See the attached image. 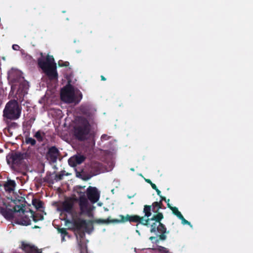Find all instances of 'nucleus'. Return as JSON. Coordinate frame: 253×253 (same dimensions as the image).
I'll list each match as a JSON object with an SVG mask.
<instances>
[{"label": "nucleus", "mask_w": 253, "mask_h": 253, "mask_svg": "<svg viewBox=\"0 0 253 253\" xmlns=\"http://www.w3.org/2000/svg\"><path fill=\"white\" fill-rule=\"evenodd\" d=\"M21 114V107L15 100H11L5 105L3 111V120L6 124L9 120L14 121L18 119Z\"/></svg>", "instance_id": "obj_1"}, {"label": "nucleus", "mask_w": 253, "mask_h": 253, "mask_svg": "<svg viewBox=\"0 0 253 253\" xmlns=\"http://www.w3.org/2000/svg\"><path fill=\"white\" fill-rule=\"evenodd\" d=\"M27 156L26 153L11 152L6 156V160L7 164L13 170L18 171L24 166Z\"/></svg>", "instance_id": "obj_2"}, {"label": "nucleus", "mask_w": 253, "mask_h": 253, "mask_svg": "<svg viewBox=\"0 0 253 253\" xmlns=\"http://www.w3.org/2000/svg\"><path fill=\"white\" fill-rule=\"evenodd\" d=\"M79 125L75 127L74 133L79 140L83 141L87 138L90 130V124L88 120L83 117L78 118Z\"/></svg>", "instance_id": "obj_3"}, {"label": "nucleus", "mask_w": 253, "mask_h": 253, "mask_svg": "<svg viewBox=\"0 0 253 253\" xmlns=\"http://www.w3.org/2000/svg\"><path fill=\"white\" fill-rule=\"evenodd\" d=\"M77 200L72 198L66 199L62 203L60 210L62 214L65 215L64 220L67 223H71L69 218L73 219L74 215L76 214V212L74 209V201Z\"/></svg>", "instance_id": "obj_4"}, {"label": "nucleus", "mask_w": 253, "mask_h": 253, "mask_svg": "<svg viewBox=\"0 0 253 253\" xmlns=\"http://www.w3.org/2000/svg\"><path fill=\"white\" fill-rule=\"evenodd\" d=\"M13 210L15 212H22L23 213L22 216L20 218L19 221V223L20 224L25 226L31 224V218H32V216H33V211L30 209H28V210L26 211L25 209V205L23 204L21 205H15L13 207Z\"/></svg>", "instance_id": "obj_5"}, {"label": "nucleus", "mask_w": 253, "mask_h": 253, "mask_svg": "<svg viewBox=\"0 0 253 253\" xmlns=\"http://www.w3.org/2000/svg\"><path fill=\"white\" fill-rule=\"evenodd\" d=\"M120 219H115L114 221L116 223H124L127 221L129 222L139 223L145 226H148L149 219H144V217H141L137 215L126 214V216L120 215Z\"/></svg>", "instance_id": "obj_6"}, {"label": "nucleus", "mask_w": 253, "mask_h": 253, "mask_svg": "<svg viewBox=\"0 0 253 253\" xmlns=\"http://www.w3.org/2000/svg\"><path fill=\"white\" fill-rule=\"evenodd\" d=\"M60 96L61 100L66 103H72L76 102L74 89L69 83L64 88L62 89Z\"/></svg>", "instance_id": "obj_7"}, {"label": "nucleus", "mask_w": 253, "mask_h": 253, "mask_svg": "<svg viewBox=\"0 0 253 253\" xmlns=\"http://www.w3.org/2000/svg\"><path fill=\"white\" fill-rule=\"evenodd\" d=\"M40 68L47 76L51 81L56 80L58 79V73L56 70V64H54L53 66L46 67L43 65L40 66Z\"/></svg>", "instance_id": "obj_8"}, {"label": "nucleus", "mask_w": 253, "mask_h": 253, "mask_svg": "<svg viewBox=\"0 0 253 253\" xmlns=\"http://www.w3.org/2000/svg\"><path fill=\"white\" fill-rule=\"evenodd\" d=\"M86 194L87 198L92 203L97 202L99 199V193L95 187L89 186L87 189Z\"/></svg>", "instance_id": "obj_9"}, {"label": "nucleus", "mask_w": 253, "mask_h": 253, "mask_svg": "<svg viewBox=\"0 0 253 253\" xmlns=\"http://www.w3.org/2000/svg\"><path fill=\"white\" fill-rule=\"evenodd\" d=\"M41 55L42 57L39 58L38 59V65L40 68V66L41 65H43V66L46 67L53 66L54 64H55L54 62V59L52 55H47L46 57L45 60L42 57L43 54L42 53H41Z\"/></svg>", "instance_id": "obj_10"}, {"label": "nucleus", "mask_w": 253, "mask_h": 253, "mask_svg": "<svg viewBox=\"0 0 253 253\" xmlns=\"http://www.w3.org/2000/svg\"><path fill=\"white\" fill-rule=\"evenodd\" d=\"M80 196L78 199L79 205L81 213H83L87 211L88 201L84 192H80Z\"/></svg>", "instance_id": "obj_11"}, {"label": "nucleus", "mask_w": 253, "mask_h": 253, "mask_svg": "<svg viewBox=\"0 0 253 253\" xmlns=\"http://www.w3.org/2000/svg\"><path fill=\"white\" fill-rule=\"evenodd\" d=\"M21 248L26 253H41L34 245L24 242H22Z\"/></svg>", "instance_id": "obj_12"}, {"label": "nucleus", "mask_w": 253, "mask_h": 253, "mask_svg": "<svg viewBox=\"0 0 253 253\" xmlns=\"http://www.w3.org/2000/svg\"><path fill=\"white\" fill-rule=\"evenodd\" d=\"M76 215H74V218L70 219V221H72L74 226L76 228L77 230H81V228L84 226H86L87 223L85 220L82 219L80 218L76 219Z\"/></svg>", "instance_id": "obj_13"}, {"label": "nucleus", "mask_w": 253, "mask_h": 253, "mask_svg": "<svg viewBox=\"0 0 253 253\" xmlns=\"http://www.w3.org/2000/svg\"><path fill=\"white\" fill-rule=\"evenodd\" d=\"M59 154V151L58 149L55 146H52L49 149L47 156L50 158L51 161L55 162L57 159Z\"/></svg>", "instance_id": "obj_14"}, {"label": "nucleus", "mask_w": 253, "mask_h": 253, "mask_svg": "<svg viewBox=\"0 0 253 253\" xmlns=\"http://www.w3.org/2000/svg\"><path fill=\"white\" fill-rule=\"evenodd\" d=\"M81 113L87 117H90L92 116V108L88 104H83L80 107Z\"/></svg>", "instance_id": "obj_15"}, {"label": "nucleus", "mask_w": 253, "mask_h": 253, "mask_svg": "<svg viewBox=\"0 0 253 253\" xmlns=\"http://www.w3.org/2000/svg\"><path fill=\"white\" fill-rule=\"evenodd\" d=\"M16 183L14 180H8L3 185L4 189L8 193H11L14 191L16 187Z\"/></svg>", "instance_id": "obj_16"}, {"label": "nucleus", "mask_w": 253, "mask_h": 253, "mask_svg": "<svg viewBox=\"0 0 253 253\" xmlns=\"http://www.w3.org/2000/svg\"><path fill=\"white\" fill-rule=\"evenodd\" d=\"M0 213L6 218H10L13 216L14 211L13 208L11 209H7L4 207H0Z\"/></svg>", "instance_id": "obj_17"}, {"label": "nucleus", "mask_w": 253, "mask_h": 253, "mask_svg": "<svg viewBox=\"0 0 253 253\" xmlns=\"http://www.w3.org/2000/svg\"><path fill=\"white\" fill-rule=\"evenodd\" d=\"M157 214L153 215V216L150 218H146V219H149L148 225L150 221H155L156 222H161V221L164 218L163 214L162 212H158Z\"/></svg>", "instance_id": "obj_18"}, {"label": "nucleus", "mask_w": 253, "mask_h": 253, "mask_svg": "<svg viewBox=\"0 0 253 253\" xmlns=\"http://www.w3.org/2000/svg\"><path fill=\"white\" fill-rule=\"evenodd\" d=\"M34 137L38 142H42L45 138V133L42 130H39L35 133Z\"/></svg>", "instance_id": "obj_19"}, {"label": "nucleus", "mask_w": 253, "mask_h": 253, "mask_svg": "<svg viewBox=\"0 0 253 253\" xmlns=\"http://www.w3.org/2000/svg\"><path fill=\"white\" fill-rule=\"evenodd\" d=\"M151 210H152L151 206L145 205L143 209V212L144 213V216L143 217H147V218H150L149 217L151 216Z\"/></svg>", "instance_id": "obj_20"}, {"label": "nucleus", "mask_w": 253, "mask_h": 253, "mask_svg": "<svg viewBox=\"0 0 253 253\" xmlns=\"http://www.w3.org/2000/svg\"><path fill=\"white\" fill-rule=\"evenodd\" d=\"M114 219H110V217H109L107 219H98L94 220V222L99 224L117 223L116 222L114 221Z\"/></svg>", "instance_id": "obj_21"}, {"label": "nucleus", "mask_w": 253, "mask_h": 253, "mask_svg": "<svg viewBox=\"0 0 253 253\" xmlns=\"http://www.w3.org/2000/svg\"><path fill=\"white\" fill-rule=\"evenodd\" d=\"M32 204L37 209H40L43 208V203L42 201L37 199H33L32 200Z\"/></svg>", "instance_id": "obj_22"}, {"label": "nucleus", "mask_w": 253, "mask_h": 253, "mask_svg": "<svg viewBox=\"0 0 253 253\" xmlns=\"http://www.w3.org/2000/svg\"><path fill=\"white\" fill-rule=\"evenodd\" d=\"M52 174L50 172H47L46 176L42 179L43 182H47L49 184H53L54 183V179L51 177Z\"/></svg>", "instance_id": "obj_23"}, {"label": "nucleus", "mask_w": 253, "mask_h": 253, "mask_svg": "<svg viewBox=\"0 0 253 253\" xmlns=\"http://www.w3.org/2000/svg\"><path fill=\"white\" fill-rule=\"evenodd\" d=\"M32 218L35 222H37L38 221L43 220V216L41 213H35L33 211V216H32Z\"/></svg>", "instance_id": "obj_24"}, {"label": "nucleus", "mask_w": 253, "mask_h": 253, "mask_svg": "<svg viewBox=\"0 0 253 253\" xmlns=\"http://www.w3.org/2000/svg\"><path fill=\"white\" fill-rule=\"evenodd\" d=\"M25 142L26 144H30L32 146H34L36 144V140L29 136H26L25 137Z\"/></svg>", "instance_id": "obj_25"}, {"label": "nucleus", "mask_w": 253, "mask_h": 253, "mask_svg": "<svg viewBox=\"0 0 253 253\" xmlns=\"http://www.w3.org/2000/svg\"><path fill=\"white\" fill-rule=\"evenodd\" d=\"M75 162L77 165L82 164L85 159V157L83 155H78L74 157Z\"/></svg>", "instance_id": "obj_26"}, {"label": "nucleus", "mask_w": 253, "mask_h": 253, "mask_svg": "<svg viewBox=\"0 0 253 253\" xmlns=\"http://www.w3.org/2000/svg\"><path fill=\"white\" fill-rule=\"evenodd\" d=\"M157 231L161 233H166L167 232V228L164 224L161 222H160L158 223Z\"/></svg>", "instance_id": "obj_27"}, {"label": "nucleus", "mask_w": 253, "mask_h": 253, "mask_svg": "<svg viewBox=\"0 0 253 253\" xmlns=\"http://www.w3.org/2000/svg\"><path fill=\"white\" fill-rule=\"evenodd\" d=\"M58 231L62 236V240H64L65 237L68 234L67 229L65 228H60L58 229Z\"/></svg>", "instance_id": "obj_28"}, {"label": "nucleus", "mask_w": 253, "mask_h": 253, "mask_svg": "<svg viewBox=\"0 0 253 253\" xmlns=\"http://www.w3.org/2000/svg\"><path fill=\"white\" fill-rule=\"evenodd\" d=\"M24 59L29 64H33L35 62V60L29 54H26L24 57Z\"/></svg>", "instance_id": "obj_29"}, {"label": "nucleus", "mask_w": 253, "mask_h": 253, "mask_svg": "<svg viewBox=\"0 0 253 253\" xmlns=\"http://www.w3.org/2000/svg\"><path fill=\"white\" fill-rule=\"evenodd\" d=\"M152 211L155 212L157 213L159 211V210L161 209L160 208H159V204L158 202H155L152 204Z\"/></svg>", "instance_id": "obj_30"}, {"label": "nucleus", "mask_w": 253, "mask_h": 253, "mask_svg": "<svg viewBox=\"0 0 253 253\" xmlns=\"http://www.w3.org/2000/svg\"><path fill=\"white\" fill-rule=\"evenodd\" d=\"M171 210L172 211L173 214L175 215L178 218L182 215L181 212L178 211V208L175 207H173Z\"/></svg>", "instance_id": "obj_31"}, {"label": "nucleus", "mask_w": 253, "mask_h": 253, "mask_svg": "<svg viewBox=\"0 0 253 253\" xmlns=\"http://www.w3.org/2000/svg\"><path fill=\"white\" fill-rule=\"evenodd\" d=\"M158 222L155 221L151 225L150 232L151 233H155L157 230V227L158 226Z\"/></svg>", "instance_id": "obj_32"}, {"label": "nucleus", "mask_w": 253, "mask_h": 253, "mask_svg": "<svg viewBox=\"0 0 253 253\" xmlns=\"http://www.w3.org/2000/svg\"><path fill=\"white\" fill-rule=\"evenodd\" d=\"M78 177H80L84 180L86 181L91 178V176L87 174H82L80 173L77 175Z\"/></svg>", "instance_id": "obj_33"}, {"label": "nucleus", "mask_w": 253, "mask_h": 253, "mask_svg": "<svg viewBox=\"0 0 253 253\" xmlns=\"http://www.w3.org/2000/svg\"><path fill=\"white\" fill-rule=\"evenodd\" d=\"M64 174L63 173H59L55 174L54 181L55 180L56 181H58L62 180L64 177Z\"/></svg>", "instance_id": "obj_34"}, {"label": "nucleus", "mask_w": 253, "mask_h": 253, "mask_svg": "<svg viewBox=\"0 0 253 253\" xmlns=\"http://www.w3.org/2000/svg\"><path fill=\"white\" fill-rule=\"evenodd\" d=\"M58 65L60 67H67L69 65V62L60 60L58 61Z\"/></svg>", "instance_id": "obj_35"}, {"label": "nucleus", "mask_w": 253, "mask_h": 253, "mask_svg": "<svg viewBox=\"0 0 253 253\" xmlns=\"http://www.w3.org/2000/svg\"><path fill=\"white\" fill-rule=\"evenodd\" d=\"M73 159H74V157L70 158L68 160V163L70 166L72 167H75L77 165V164H76L75 160Z\"/></svg>", "instance_id": "obj_36"}, {"label": "nucleus", "mask_w": 253, "mask_h": 253, "mask_svg": "<svg viewBox=\"0 0 253 253\" xmlns=\"http://www.w3.org/2000/svg\"><path fill=\"white\" fill-rule=\"evenodd\" d=\"M178 218L181 220V222L183 224L191 225V223L186 220L182 215H181Z\"/></svg>", "instance_id": "obj_37"}, {"label": "nucleus", "mask_w": 253, "mask_h": 253, "mask_svg": "<svg viewBox=\"0 0 253 253\" xmlns=\"http://www.w3.org/2000/svg\"><path fill=\"white\" fill-rule=\"evenodd\" d=\"M83 98V94L81 92L79 91V93L78 95L76 97V102L75 103H78Z\"/></svg>", "instance_id": "obj_38"}, {"label": "nucleus", "mask_w": 253, "mask_h": 253, "mask_svg": "<svg viewBox=\"0 0 253 253\" xmlns=\"http://www.w3.org/2000/svg\"><path fill=\"white\" fill-rule=\"evenodd\" d=\"M77 233L81 239H83L85 237V233L84 231H81V230H77Z\"/></svg>", "instance_id": "obj_39"}, {"label": "nucleus", "mask_w": 253, "mask_h": 253, "mask_svg": "<svg viewBox=\"0 0 253 253\" xmlns=\"http://www.w3.org/2000/svg\"><path fill=\"white\" fill-rule=\"evenodd\" d=\"M9 127H15L17 126V124L14 122H11V121L9 120V123L7 124Z\"/></svg>", "instance_id": "obj_40"}, {"label": "nucleus", "mask_w": 253, "mask_h": 253, "mask_svg": "<svg viewBox=\"0 0 253 253\" xmlns=\"http://www.w3.org/2000/svg\"><path fill=\"white\" fill-rule=\"evenodd\" d=\"M159 237L160 240H166L167 237L165 235V233H161V234H160L159 236Z\"/></svg>", "instance_id": "obj_41"}, {"label": "nucleus", "mask_w": 253, "mask_h": 253, "mask_svg": "<svg viewBox=\"0 0 253 253\" xmlns=\"http://www.w3.org/2000/svg\"><path fill=\"white\" fill-rule=\"evenodd\" d=\"M12 48L15 50H18L20 48V46L17 44H13L12 45Z\"/></svg>", "instance_id": "obj_42"}, {"label": "nucleus", "mask_w": 253, "mask_h": 253, "mask_svg": "<svg viewBox=\"0 0 253 253\" xmlns=\"http://www.w3.org/2000/svg\"><path fill=\"white\" fill-rule=\"evenodd\" d=\"M150 185L153 189L156 190V189L157 188V187L154 183H152Z\"/></svg>", "instance_id": "obj_43"}, {"label": "nucleus", "mask_w": 253, "mask_h": 253, "mask_svg": "<svg viewBox=\"0 0 253 253\" xmlns=\"http://www.w3.org/2000/svg\"><path fill=\"white\" fill-rule=\"evenodd\" d=\"M160 197L161 198V200H160V201H161V202H162L163 201H166V199H167L166 198V197H164V196H162V195H161V196H160Z\"/></svg>", "instance_id": "obj_44"}, {"label": "nucleus", "mask_w": 253, "mask_h": 253, "mask_svg": "<svg viewBox=\"0 0 253 253\" xmlns=\"http://www.w3.org/2000/svg\"><path fill=\"white\" fill-rule=\"evenodd\" d=\"M145 180L147 183H148L150 184H151L152 183V182L151 181V180L150 179H145Z\"/></svg>", "instance_id": "obj_45"}, {"label": "nucleus", "mask_w": 253, "mask_h": 253, "mask_svg": "<svg viewBox=\"0 0 253 253\" xmlns=\"http://www.w3.org/2000/svg\"><path fill=\"white\" fill-rule=\"evenodd\" d=\"M158 204H159V208H160V209H162V206H163V203H162V202L161 201H160L158 202Z\"/></svg>", "instance_id": "obj_46"}, {"label": "nucleus", "mask_w": 253, "mask_h": 253, "mask_svg": "<svg viewBox=\"0 0 253 253\" xmlns=\"http://www.w3.org/2000/svg\"><path fill=\"white\" fill-rule=\"evenodd\" d=\"M158 195H159V196H160L161 195V191L158 189V188L156 189V190H155Z\"/></svg>", "instance_id": "obj_47"}, {"label": "nucleus", "mask_w": 253, "mask_h": 253, "mask_svg": "<svg viewBox=\"0 0 253 253\" xmlns=\"http://www.w3.org/2000/svg\"><path fill=\"white\" fill-rule=\"evenodd\" d=\"M167 206L171 210L173 207H172L169 203H168L167 204Z\"/></svg>", "instance_id": "obj_48"}, {"label": "nucleus", "mask_w": 253, "mask_h": 253, "mask_svg": "<svg viewBox=\"0 0 253 253\" xmlns=\"http://www.w3.org/2000/svg\"><path fill=\"white\" fill-rule=\"evenodd\" d=\"M101 79L102 81H106V79L102 75L101 76Z\"/></svg>", "instance_id": "obj_49"}, {"label": "nucleus", "mask_w": 253, "mask_h": 253, "mask_svg": "<svg viewBox=\"0 0 253 253\" xmlns=\"http://www.w3.org/2000/svg\"><path fill=\"white\" fill-rule=\"evenodd\" d=\"M156 238L155 237H153V236H152V237H150L149 238V239L151 240V241H153V240H154Z\"/></svg>", "instance_id": "obj_50"}, {"label": "nucleus", "mask_w": 253, "mask_h": 253, "mask_svg": "<svg viewBox=\"0 0 253 253\" xmlns=\"http://www.w3.org/2000/svg\"><path fill=\"white\" fill-rule=\"evenodd\" d=\"M160 248H161V249L160 250V251H163V250H166V248H165V247H160Z\"/></svg>", "instance_id": "obj_51"}, {"label": "nucleus", "mask_w": 253, "mask_h": 253, "mask_svg": "<svg viewBox=\"0 0 253 253\" xmlns=\"http://www.w3.org/2000/svg\"><path fill=\"white\" fill-rule=\"evenodd\" d=\"M40 227L37 226V225H35L34 227H33V228L34 229H37V228H39Z\"/></svg>", "instance_id": "obj_52"}, {"label": "nucleus", "mask_w": 253, "mask_h": 253, "mask_svg": "<svg viewBox=\"0 0 253 253\" xmlns=\"http://www.w3.org/2000/svg\"><path fill=\"white\" fill-rule=\"evenodd\" d=\"M167 204L169 203V199H166V201H165Z\"/></svg>", "instance_id": "obj_53"}, {"label": "nucleus", "mask_w": 253, "mask_h": 253, "mask_svg": "<svg viewBox=\"0 0 253 253\" xmlns=\"http://www.w3.org/2000/svg\"><path fill=\"white\" fill-rule=\"evenodd\" d=\"M130 170H132V171H134V169H133V168H131V169H130Z\"/></svg>", "instance_id": "obj_54"}, {"label": "nucleus", "mask_w": 253, "mask_h": 253, "mask_svg": "<svg viewBox=\"0 0 253 253\" xmlns=\"http://www.w3.org/2000/svg\"><path fill=\"white\" fill-rule=\"evenodd\" d=\"M23 202H25V199H23Z\"/></svg>", "instance_id": "obj_55"}]
</instances>
